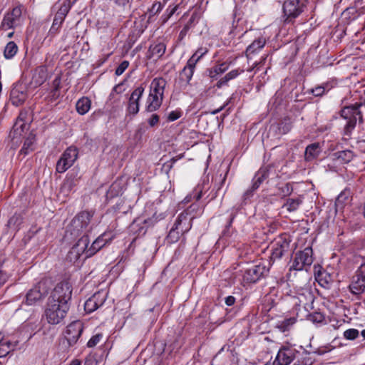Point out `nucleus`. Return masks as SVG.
<instances>
[{
  "instance_id": "obj_15",
  "label": "nucleus",
  "mask_w": 365,
  "mask_h": 365,
  "mask_svg": "<svg viewBox=\"0 0 365 365\" xmlns=\"http://www.w3.org/2000/svg\"><path fill=\"white\" fill-rule=\"evenodd\" d=\"M107 294L104 290L96 292L85 302V310L91 313L102 307L107 299Z\"/></svg>"
},
{
  "instance_id": "obj_58",
  "label": "nucleus",
  "mask_w": 365,
  "mask_h": 365,
  "mask_svg": "<svg viewBox=\"0 0 365 365\" xmlns=\"http://www.w3.org/2000/svg\"><path fill=\"white\" fill-rule=\"evenodd\" d=\"M325 92V88L323 86H317L312 89V93L315 96H322Z\"/></svg>"
},
{
  "instance_id": "obj_2",
  "label": "nucleus",
  "mask_w": 365,
  "mask_h": 365,
  "mask_svg": "<svg viewBox=\"0 0 365 365\" xmlns=\"http://www.w3.org/2000/svg\"><path fill=\"white\" fill-rule=\"evenodd\" d=\"M52 286L53 282L51 279H42L27 292L23 303L29 306L35 305L48 294Z\"/></svg>"
},
{
  "instance_id": "obj_36",
  "label": "nucleus",
  "mask_w": 365,
  "mask_h": 365,
  "mask_svg": "<svg viewBox=\"0 0 365 365\" xmlns=\"http://www.w3.org/2000/svg\"><path fill=\"white\" fill-rule=\"evenodd\" d=\"M76 108L79 114L84 115L91 108V101L88 98H81L77 101Z\"/></svg>"
},
{
  "instance_id": "obj_13",
  "label": "nucleus",
  "mask_w": 365,
  "mask_h": 365,
  "mask_svg": "<svg viewBox=\"0 0 365 365\" xmlns=\"http://www.w3.org/2000/svg\"><path fill=\"white\" fill-rule=\"evenodd\" d=\"M349 287L351 292L356 295L365 292V263L358 268Z\"/></svg>"
},
{
  "instance_id": "obj_3",
  "label": "nucleus",
  "mask_w": 365,
  "mask_h": 365,
  "mask_svg": "<svg viewBox=\"0 0 365 365\" xmlns=\"http://www.w3.org/2000/svg\"><path fill=\"white\" fill-rule=\"evenodd\" d=\"M363 110L358 107L357 103L344 106L340 110V115L346 120L344 130L346 134L350 133L356 126L357 121L363 123Z\"/></svg>"
},
{
  "instance_id": "obj_46",
  "label": "nucleus",
  "mask_w": 365,
  "mask_h": 365,
  "mask_svg": "<svg viewBox=\"0 0 365 365\" xmlns=\"http://www.w3.org/2000/svg\"><path fill=\"white\" fill-rule=\"evenodd\" d=\"M75 186V182L73 179H66L63 182L61 190H66L67 192H70L73 187Z\"/></svg>"
},
{
  "instance_id": "obj_53",
  "label": "nucleus",
  "mask_w": 365,
  "mask_h": 365,
  "mask_svg": "<svg viewBox=\"0 0 365 365\" xmlns=\"http://www.w3.org/2000/svg\"><path fill=\"white\" fill-rule=\"evenodd\" d=\"M257 188H254V181L252 182V185L251 186L250 188L247 189L244 195H243V200L245 202L247 200L250 199L252 195H253V193L254 192L257 190Z\"/></svg>"
},
{
  "instance_id": "obj_25",
  "label": "nucleus",
  "mask_w": 365,
  "mask_h": 365,
  "mask_svg": "<svg viewBox=\"0 0 365 365\" xmlns=\"http://www.w3.org/2000/svg\"><path fill=\"white\" fill-rule=\"evenodd\" d=\"M47 77V68L43 66H38L34 71L31 83L34 87L40 86L46 81Z\"/></svg>"
},
{
  "instance_id": "obj_45",
  "label": "nucleus",
  "mask_w": 365,
  "mask_h": 365,
  "mask_svg": "<svg viewBox=\"0 0 365 365\" xmlns=\"http://www.w3.org/2000/svg\"><path fill=\"white\" fill-rule=\"evenodd\" d=\"M81 257V256L78 252H76L75 250L71 248L66 256V259L71 262L75 263L80 259Z\"/></svg>"
},
{
  "instance_id": "obj_48",
  "label": "nucleus",
  "mask_w": 365,
  "mask_h": 365,
  "mask_svg": "<svg viewBox=\"0 0 365 365\" xmlns=\"http://www.w3.org/2000/svg\"><path fill=\"white\" fill-rule=\"evenodd\" d=\"M129 62L128 61H123L115 69V73L116 76H120L128 67Z\"/></svg>"
},
{
  "instance_id": "obj_23",
  "label": "nucleus",
  "mask_w": 365,
  "mask_h": 365,
  "mask_svg": "<svg viewBox=\"0 0 365 365\" xmlns=\"http://www.w3.org/2000/svg\"><path fill=\"white\" fill-rule=\"evenodd\" d=\"M61 78L59 75L56 76L50 85L46 100L48 103L56 101L61 96Z\"/></svg>"
},
{
  "instance_id": "obj_22",
  "label": "nucleus",
  "mask_w": 365,
  "mask_h": 365,
  "mask_svg": "<svg viewBox=\"0 0 365 365\" xmlns=\"http://www.w3.org/2000/svg\"><path fill=\"white\" fill-rule=\"evenodd\" d=\"M295 297L298 299L299 304L306 306L312 303L314 299V294L309 286H304L297 289Z\"/></svg>"
},
{
  "instance_id": "obj_37",
  "label": "nucleus",
  "mask_w": 365,
  "mask_h": 365,
  "mask_svg": "<svg viewBox=\"0 0 365 365\" xmlns=\"http://www.w3.org/2000/svg\"><path fill=\"white\" fill-rule=\"evenodd\" d=\"M228 68L229 66L225 63L217 65L208 70V76L211 78H216L218 75L227 71Z\"/></svg>"
},
{
  "instance_id": "obj_28",
  "label": "nucleus",
  "mask_w": 365,
  "mask_h": 365,
  "mask_svg": "<svg viewBox=\"0 0 365 365\" xmlns=\"http://www.w3.org/2000/svg\"><path fill=\"white\" fill-rule=\"evenodd\" d=\"M166 81L163 78H154L150 87V93L156 94V96H163L164 93Z\"/></svg>"
},
{
  "instance_id": "obj_20",
  "label": "nucleus",
  "mask_w": 365,
  "mask_h": 365,
  "mask_svg": "<svg viewBox=\"0 0 365 365\" xmlns=\"http://www.w3.org/2000/svg\"><path fill=\"white\" fill-rule=\"evenodd\" d=\"M292 125L289 118H284L280 122L272 124L269 133L276 137L287 134L292 129Z\"/></svg>"
},
{
  "instance_id": "obj_51",
  "label": "nucleus",
  "mask_w": 365,
  "mask_h": 365,
  "mask_svg": "<svg viewBox=\"0 0 365 365\" xmlns=\"http://www.w3.org/2000/svg\"><path fill=\"white\" fill-rule=\"evenodd\" d=\"M203 185H198L193 192V198L198 201L202 196V189L204 187Z\"/></svg>"
},
{
  "instance_id": "obj_55",
  "label": "nucleus",
  "mask_w": 365,
  "mask_h": 365,
  "mask_svg": "<svg viewBox=\"0 0 365 365\" xmlns=\"http://www.w3.org/2000/svg\"><path fill=\"white\" fill-rule=\"evenodd\" d=\"M159 115L154 113L152 114L150 118L148 119V123L150 126L153 127L159 123Z\"/></svg>"
},
{
  "instance_id": "obj_29",
  "label": "nucleus",
  "mask_w": 365,
  "mask_h": 365,
  "mask_svg": "<svg viewBox=\"0 0 365 365\" xmlns=\"http://www.w3.org/2000/svg\"><path fill=\"white\" fill-rule=\"evenodd\" d=\"M163 98V96H156V94L149 93L147 99L146 110L153 112L158 110L162 104Z\"/></svg>"
},
{
  "instance_id": "obj_18",
  "label": "nucleus",
  "mask_w": 365,
  "mask_h": 365,
  "mask_svg": "<svg viewBox=\"0 0 365 365\" xmlns=\"http://www.w3.org/2000/svg\"><path fill=\"white\" fill-rule=\"evenodd\" d=\"M294 358V350L288 347L279 349L273 365H289Z\"/></svg>"
},
{
  "instance_id": "obj_24",
  "label": "nucleus",
  "mask_w": 365,
  "mask_h": 365,
  "mask_svg": "<svg viewBox=\"0 0 365 365\" xmlns=\"http://www.w3.org/2000/svg\"><path fill=\"white\" fill-rule=\"evenodd\" d=\"M110 240L111 237H108L107 233H103L98 237L89 247L88 250H87L88 255L91 257L93 256Z\"/></svg>"
},
{
  "instance_id": "obj_11",
  "label": "nucleus",
  "mask_w": 365,
  "mask_h": 365,
  "mask_svg": "<svg viewBox=\"0 0 365 365\" xmlns=\"http://www.w3.org/2000/svg\"><path fill=\"white\" fill-rule=\"evenodd\" d=\"M78 149L75 147L68 148L56 163V171L59 173L66 172L78 158Z\"/></svg>"
},
{
  "instance_id": "obj_42",
  "label": "nucleus",
  "mask_w": 365,
  "mask_h": 365,
  "mask_svg": "<svg viewBox=\"0 0 365 365\" xmlns=\"http://www.w3.org/2000/svg\"><path fill=\"white\" fill-rule=\"evenodd\" d=\"M61 26L55 25L53 23L51 29L48 31V36L45 38V41L48 39V42H51L53 37L59 32Z\"/></svg>"
},
{
  "instance_id": "obj_6",
  "label": "nucleus",
  "mask_w": 365,
  "mask_h": 365,
  "mask_svg": "<svg viewBox=\"0 0 365 365\" xmlns=\"http://www.w3.org/2000/svg\"><path fill=\"white\" fill-rule=\"evenodd\" d=\"M313 250L312 247H306L304 250L297 252L289 267V271H301L307 269L313 263Z\"/></svg>"
},
{
  "instance_id": "obj_56",
  "label": "nucleus",
  "mask_w": 365,
  "mask_h": 365,
  "mask_svg": "<svg viewBox=\"0 0 365 365\" xmlns=\"http://www.w3.org/2000/svg\"><path fill=\"white\" fill-rule=\"evenodd\" d=\"M207 52V49L206 48H198L195 53H193V56L197 57V58L200 61L204 55H205Z\"/></svg>"
},
{
  "instance_id": "obj_39",
  "label": "nucleus",
  "mask_w": 365,
  "mask_h": 365,
  "mask_svg": "<svg viewBox=\"0 0 365 365\" xmlns=\"http://www.w3.org/2000/svg\"><path fill=\"white\" fill-rule=\"evenodd\" d=\"M182 235H183V233L180 230L175 229V226L173 225L167 237L170 242L174 243L179 240Z\"/></svg>"
},
{
  "instance_id": "obj_32",
  "label": "nucleus",
  "mask_w": 365,
  "mask_h": 365,
  "mask_svg": "<svg viewBox=\"0 0 365 365\" xmlns=\"http://www.w3.org/2000/svg\"><path fill=\"white\" fill-rule=\"evenodd\" d=\"M296 322V317H289L282 321H279L276 325V328H277L280 331L284 333L289 331Z\"/></svg>"
},
{
  "instance_id": "obj_9",
  "label": "nucleus",
  "mask_w": 365,
  "mask_h": 365,
  "mask_svg": "<svg viewBox=\"0 0 365 365\" xmlns=\"http://www.w3.org/2000/svg\"><path fill=\"white\" fill-rule=\"evenodd\" d=\"M269 271V267L265 262H259L247 268L243 274V280L247 283H255L266 276Z\"/></svg>"
},
{
  "instance_id": "obj_5",
  "label": "nucleus",
  "mask_w": 365,
  "mask_h": 365,
  "mask_svg": "<svg viewBox=\"0 0 365 365\" xmlns=\"http://www.w3.org/2000/svg\"><path fill=\"white\" fill-rule=\"evenodd\" d=\"M24 6L19 4L13 8L11 11L6 13L1 21L0 28L3 30H8L22 25L24 22Z\"/></svg>"
},
{
  "instance_id": "obj_4",
  "label": "nucleus",
  "mask_w": 365,
  "mask_h": 365,
  "mask_svg": "<svg viewBox=\"0 0 365 365\" xmlns=\"http://www.w3.org/2000/svg\"><path fill=\"white\" fill-rule=\"evenodd\" d=\"M68 309L69 306L67 303L58 304L48 301L45 311L48 322L51 324H59L66 317Z\"/></svg>"
},
{
  "instance_id": "obj_21",
  "label": "nucleus",
  "mask_w": 365,
  "mask_h": 365,
  "mask_svg": "<svg viewBox=\"0 0 365 365\" xmlns=\"http://www.w3.org/2000/svg\"><path fill=\"white\" fill-rule=\"evenodd\" d=\"M192 220L193 217L187 212H181L174 223L175 229L180 230L183 234L187 232L192 227Z\"/></svg>"
},
{
  "instance_id": "obj_17",
  "label": "nucleus",
  "mask_w": 365,
  "mask_h": 365,
  "mask_svg": "<svg viewBox=\"0 0 365 365\" xmlns=\"http://www.w3.org/2000/svg\"><path fill=\"white\" fill-rule=\"evenodd\" d=\"M26 116V112H21L13 127L10 133V136L12 138L13 144H17L19 143L20 137L22 135L24 130L27 128V124L24 121Z\"/></svg>"
},
{
  "instance_id": "obj_16",
  "label": "nucleus",
  "mask_w": 365,
  "mask_h": 365,
  "mask_svg": "<svg viewBox=\"0 0 365 365\" xmlns=\"http://www.w3.org/2000/svg\"><path fill=\"white\" fill-rule=\"evenodd\" d=\"M144 88L143 86H138L131 93L127 107V112L130 115H136L139 111V101L141 98Z\"/></svg>"
},
{
  "instance_id": "obj_8",
  "label": "nucleus",
  "mask_w": 365,
  "mask_h": 365,
  "mask_svg": "<svg viewBox=\"0 0 365 365\" xmlns=\"http://www.w3.org/2000/svg\"><path fill=\"white\" fill-rule=\"evenodd\" d=\"M72 287L67 281L58 283L54 287L48 301L58 304L67 303L71 300Z\"/></svg>"
},
{
  "instance_id": "obj_31",
  "label": "nucleus",
  "mask_w": 365,
  "mask_h": 365,
  "mask_svg": "<svg viewBox=\"0 0 365 365\" xmlns=\"http://www.w3.org/2000/svg\"><path fill=\"white\" fill-rule=\"evenodd\" d=\"M269 177V168L267 167L261 168L255 174L252 181H254V188H258L260 185Z\"/></svg>"
},
{
  "instance_id": "obj_33",
  "label": "nucleus",
  "mask_w": 365,
  "mask_h": 365,
  "mask_svg": "<svg viewBox=\"0 0 365 365\" xmlns=\"http://www.w3.org/2000/svg\"><path fill=\"white\" fill-rule=\"evenodd\" d=\"M265 45V40L264 38H258L254 41L246 49V56L250 58V56L262 48Z\"/></svg>"
},
{
  "instance_id": "obj_63",
  "label": "nucleus",
  "mask_w": 365,
  "mask_h": 365,
  "mask_svg": "<svg viewBox=\"0 0 365 365\" xmlns=\"http://www.w3.org/2000/svg\"><path fill=\"white\" fill-rule=\"evenodd\" d=\"M123 83H118V85L115 86L113 88V91L117 93H121L123 90L122 89Z\"/></svg>"
},
{
  "instance_id": "obj_52",
  "label": "nucleus",
  "mask_w": 365,
  "mask_h": 365,
  "mask_svg": "<svg viewBox=\"0 0 365 365\" xmlns=\"http://www.w3.org/2000/svg\"><path fill=\"white\" fill-rule=\"evenodd\" d=\"M163 9V5L160 2H155L151 9H150V12L151 14L155 15L159 13Z\"/></svg>"
},
{
  "instance_id": "obj_35",
  "label": "nucleus",
  "mask_w": 365,
  "mask_h": 365,
  "mask_svg": "<svg viewBox=\"0 0 365 365\" xmlns=\"http://www.w3.org/2000/svg\"><path fill=\"white\" fill-rule=\"evenodd\" d=\"M302 203V197L288 198L286 200L283 207H285L289 212L296 211Z\"/></svg>"
},
{
  "instance_id": "obj_57",
  "label": "nucleus",
  "mask_w": 365,
  "mask_h": 365,
  "mask_svg": "<svg viewBox=\"0 0 365 365\" xmlns=\"http://www.w3.org/2000/svg\"><path fill=\"white\" fill-rule=\"evenodd\" d=\"M230 78L227 75H225L224 77L221 78L216 83V87L218 88H222L224 86H226L228 82L230 81Z\"/></svg>"
},
{
  "instance_id": "obj_19",
  "label": "nucleus",
  "mask_w": 365,
  "mask_h": 365,
  "mask_svg": "<svg viewBox=\"0 0 365 365\" xmlns=\"http://www.w3.org/2000/svg\"><path fill=\"white\" fill-rule=\"evenodd\" d=\"M72 3L71 2V0L64 1L59 7H57V4H55L53 9H57V11L54 16L53 23L55 25H59L61 26V24L64 21V19L69 12Z\"/></svg>"
},
{
  "instance_id": "obj_64",
  "label": "nucleus",
  "mask_w": 365,
  "mask_h": 365,
  "mask_svg": "<svg viewBox=\"0 0 365 365\" xmlns=\"http://www.w3.org/2000/svg\"><path fill=\"white\" fill-rule=\"evenodd\" d=\"M180 115L175 112H171L168 115V119L171 121L175 120L179 118Z\"/></svg>"
},
{
  "instance_id": "obj_7",
  "label": "nucleus",
  "mask_w": 365,
  "mask_h": 365,
  "mask_svg": "<svg viewBox=\"0 0 365 365\" xmlns=\"http://www.w3.org/2000/svg\"><path fill=\"white\" fill-rule=\"evenodd\" d=\"M291 238L287 234H282L276 237L273 242L270 259L272 261L281 259L291 252Z\"/></svg>"
},
{
  "instance_id": "obj_60",
  "label": "nucleus",
  "mask_w": 365,
  "mask_h": 365,
  "mask_svg": "<svg viewBox=\"0 0 365 365\" xmlns=\"http://www.w3.org/2000/svg\"><path fill=\"white\" fill-rule=\"evenodd\" d=\"M347 198L344 193H341L336 198L335 204L336 206H342L344 200Z\"/></svg>"
},
{
  "instance_id": "obj_41",
  "label": "nucleus",
  "mask_w": 365,
  "mask_h": 365,
  "mask_svg": "<svg viewBox=\"0 0 365 365\" xmlns=\"http://www.w3.org/2000/svg\"><path fill=\"white\" fill-rule=\"evenodd\" d=\"M359 335V331L356 329H349L344 331L343 336L347 340H354Z\"/></svg>"
},
{
  "instance_id": "obj_30",
  "label": "nucleus",
  "mask_w": 365,
  "mask_h": 365,
  "mask_svg": "<svg viewBox=\"0 0 365 365\" xmlns=\"http://www.w3.org/2000/svg\"><path fill=\"white\" fill-rule=\"evenodd\" d=\"M322 151L320 144L314 143L309 145L305 150L306 160H312L319 156Z\"/></svg>"
},
{
  "instance_id": "obj_47",
  "label": "nucleus",
  "mask_w": 365,
  "mask_h": 365,
  "mask_svg": "<svg viewBox=\"0 0 365 365\" xmlns=\"http://www.w3.org/2000/svg\"><path fill=\"white\" fill-rule=\"evenodd\" d=\"M236 214H237V211L231 213L230 220H229L227 225H226L225 229L224 230V231L222 232L223 236H230V228L232 223L236 216Z\"/></svg>"
},
{
  "instance_id": "obj_40",
  "label": "nucleus",
  "mask_w": 365,
  "mask_h": 365,
  "mask_svg": "<svg viewBox=\"0 0 365 365\" xmlns=\"http://www.w3.org/2000/svg\"><path fill=\"white\" fill-rule=\"evenodd\" d=\"M193 73H194V71L185 66L180 74V78L182 81H185L187 83H189L190 81V80L192 79Z\"/></svg>"
},
{
  "instance_id": "obj_62",
  "label": "nucleus",
  "mask_w": 365,
  "mask_h": 365,
  "mask_svg": "<svg viewBox=\"0 0 365 365\" xmlns=\"http://www.w3.org/2000/svg\"><path fill=\"white\" fill-rule=\"evenodd\" d=\"M235 302V298L233 296H228L225 298V304L227 306H232Z\"/></svg>"
},
{
  "instance_id": "obj_34",
  "label": "nucleus",
  "mask_w": 365,
  "mask_h": 365,
  "mask_svg": "<svg viewBox=\"0 0 365 365\" xmlns=\"http://www.w3.org/2000/svg\"><path fill=\"white\" fill-rule=\"evenodd\" d=\"M34 142H35V135L33 133H29L28 137L25 139L23 147L20 150V154L26 155L31 151L34 150Z\"/></svg>"
},
{
  "instance_id": "obj_54",
  "label": "nucleus",
  "mask_w": 365,
  "mask_h": 365,
  "mask_svg": "<svg viewBox=\"0 0 365 365\" xmlns=\"http://www.w3.org/2000/svg\"><path fill=\"white\" fill-rule=\"evenodd\" d=\"M243 71H244V70H242L240 68L234 69V70H232L231 71H230L226 75L228 76V78L231 81V80L237 78L240 73H243Z\"/></svg>"
},
{
  "instance_id": "obj_26",
  "label": "nucleus",
  "mask_w": 365,
  "mask_h": 365,
  "mask_svg": "<svg viewBox=\"0 0 365 365\" xmlns=\"http://www.w3.org/2000/svg\"><path fill=\"white\" fill-rule=\"evenodd\" d=\"M166 46L163 42H155L152 43L148 51L147 56L148 58L159 59L165 53Z\"/></svg>"
},
{
  "instance_id": "obj_50",
  "label": "nucleus",
  "mask_w": 365,
  "mask_h": 365,
  "mask_svg": "<svg viewBox=\"0 0 365 365\" xmlns=\"http://www.w3.org/2000/svg\"><path fill=\"white\" fill-rule=\"evenodd\" d=\"M198 61L199 60L197 58V57L195 58V56H192L188 59L185 66L187 67L188 68L192 69V71H195L196 64L197 63Z\"/></svg>"
},
{
  "instance_id": "obj_10",
  "label": "nucleus",
  "mask_w": 365,
  "mask_h": 365,
  "mask_svg": "<svg viewBox=\"0 0 365 365\" xmlns=\"http://www.w3.org/2000/svg\"><path fill=\"white\" fill-rule=\"evenodd\" d=\"M304 11V4L300 0H285L282 4L284 22H289L298 17Z\"/></svg>"
},
{
  "instance_id": "obj_59",
  "label": "nucleus",
  "mask_w": 365,
  "mask_h": 365,
  "mask_svg": "<svg viewBox=\"0 0 365 365\" xmlns=\"http://www.w3.org/2000/svg\"><path fill=\"white\" fill-rule=\"evenodd\" d=\"M145 133V128L144 127H139L135 133V138L138 141L141 140L143 134Z\"/></svg>"
},
{
  "instance_id": "obj_14",
  "label": "nucleus",
  "mask_w": 365,
  "mask_h": 365,
  "mask_svg": "<svg viewBox=\"0 0 365 365\" xmlns=\"http://www.w3.org/2000/svg\"><path fill=\"white\" fill-rule=\"evenodd\" d=\"M83 331V322L77 320L69 324L64 331V337L68 346L76 344Z\"/></svg>"
},
{
  "instance_id": "obj_38",
  "label": "nucleus",
  "mask_w": 365,
  "mask_h": 365,
  "mask_svg": "<svg viewBox=\"0 0 365 365\" xmlns=\"http://www.w3.org/2000/svg\"><path fill=\"white\" fill-rule=\"evenodd\" d=\"M18 51V46L14 41H9L4 51V56L6 59L12 58Z\"/></svg>"
},
{
  "instance_id": "obj_27",
  "label": "nucleus",
  "mask_w": 365,
  "mask_h": 365,
  "mask_svg": "<svg viewBox=\"0 0 365 365\" xmlns=\"http://www.w3.org/2000/svg\"><path fill=\"white\" fill-rule=\"evenodd\" d=\"M11 101L16 106L21 105L27 98V93L21 88L15 87L11 91Z\"/></svg>"
},
{
  "instance_id": "obj_1",
  "label": "nucleus",
  "mask_w": 365,
  "mask_h": 365,
  "mask_svg": "<svg viewBox=\"0 0 365 365\" xmlns=\"http://www.w3.org/2000/svg\"><path fill=\"white\" fill-rule=\"evenodd\" d=\"M93 217V212H81L73 217L66 228V233H69L73 237H77L82 235L81 238L71 248L75 250L81 256L84 255L85 259L91 257L88 255L87 250L89 249L88 232L92 229L91 223Z\"/></svg>"
},
{
  "instance_id": "obj_49",
  "label": "nucleus",
  "mask_w": 365,
  "mask_h": 365,
  "mask_svg": "<svg viewBox=\"0 0 365 365\" xmlns=\"http://www.w3.org/2000/svg\"><path fill=\"white\" fill-rule=\"evenodd\" d=\"M140 225L138 220H135L131 225V230L133 232H138V235H144L146 232V230L144 227H140L138 230L136 229L137 227Z\"/></svg>"
},
{
  "instance_id": "obj_44",
  "label": "nucleus",
  "mask_w": 365,
  "mask_h": 365,
  "mask_svg": "<svg viewBox=\"0 0 365 365\" xmlns=\"http://www.w3.org/2000/svg\"><path fill=\"white\" fill-rule=\"evenodd\" d=\"M103 337L102 334H96L93 336L87 343V346L89 348H93L96 346L101 340Z\"/></svg>"
},
{
  "instance_id": "obj_12",
  "label": "nucleus",
  "mask_w": 365,
  "mask_h": 365,
  "mask_svg": "<svg viewBox=\"0 0 365 365\" xmlns=\"http://www.w3.org/2000/svg\"><path fill=\"white\" fill-rule=\"evenodd\" d=\"M354 157V153L350 150L334 153L327 158V166L330 170H335L338 165L351 162Z\"/></svg>"
},
{
  "instance_id": "obj_61",
  "label": "nucleus",
  "mask_w": 365,
  "mask_h": 365,
  "mask_svg": "<svg viewBox=\"0 0 365 365\" xmlns=\"http://www.w3.org/2000/svg\"><path fill=\"white\" fill-rule=\"evenodd\" d=\"M9 274L0 269V287L7 281Z\"/></svg>"
},
{
  "instance_id": "obj_43",
  "label": "nucleus",
  "mask_w": 365,
  "mask_h": 365,
  "mask_svg": "<svg viewBox=\"0 0 365 365\" xmlns=\"http://www.w3.org/2000/svg\"><path fill=\"white\" fill-rule=\"evenodd\" d=\"M309 319L313 323H322L324 321V316L321 312H314L309 314Z\"/></svg>"
}]
</instances>
